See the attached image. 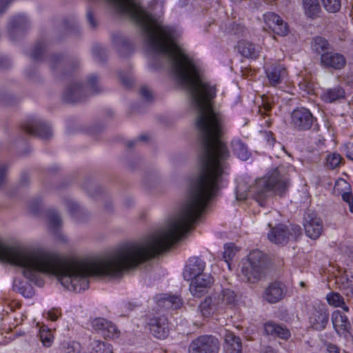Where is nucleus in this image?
<instances>
[{
    "instance_id": "obj_1",
    "label": "nucleus",
    "mask_w": 353,
    "mask_h": 353,
    "mask_svg": "<svg viewBox=\"0 0 353 353\" xmlns=\"http://www.w3.org/2000/svg\"><path fill=\"white\" fill-rule=\"evenodd\" d=\"M217 91V85L208 81L200 69V222L220 190L223 164L230 157L221 139L225 116L216 103Z\"/></svg>"
},
{
    "instance_id": "obj_2",
    "label": "nucleus",
    "mask_w": 353,
    "mask_h": 353,
    "mask_svg": "<svg viewBox=\"0 0 353 353\" xmlns=\"http://www.w3.org/2000/svg\"><path fill=\"white\" fill-rule=\"evenodd\" d=\"M289 184L290 179L285 168L278 167L256 181L252 189L254 198L261 206H265L271 192L283 196L287 192Z\"/></svg>"
},
{
    "instance_id": "obj_3",
    "label": "nucleus",
    "mask_w": 353,
    "mask_h": 353,
    "mask_svg": "<svg viewBox=\"0 0 353 353\" xmlns=\"http://www.w3.org/2000/svg\"><path fill=\"white\" fill-rule=\"evenodd\" d=\"M263 254L258 250H253L243 263L241 272L245 279L250 283H256L263 274Z\"/></svg>"
},
{
    "instance_id": "obj_4",
    "label": "nucleus",
    "mask_w": 353,
    "mask_h": 353,
    "mask_svg": "<svg viewBox=\"0 0 353 353\" xmlns=\"http://www.w3.org/2000/svg\"><path fill=\"white\" fill-rule=\"evenodd\" d=\"M316 121L311 112L303 107L297 108L291 113L290 124L297 131L310 130Z\"/></svg>"
},
{
    "instance_id": "obj_5",
    "label": "nucleus",
    "mask_w": 353,
    "mask_h": 353,
    "mask_svg": "<svg viewBox=\"0 0 353 353\" xmlns=\"http://www.w3.org/2000/svg\"><path fill=\"white\" fill-rule=\"evenodd\" d=\"M330 314L324 304L314 305L309 312V323L315 330H324L329 321Z\"/></svg>"
},
{
    "instance_id": "obj_6",
    "label": "nucleus",
    "mask_w": 353,
    "mask_h": 353,
    "mask_svg": "<svg viewBox=\"0 0 353 353\" xmlns=\"http://www.w3.org/2000/svg\"><path fill=\"white\" fill-rule=\"evenodd\" d=\"M185 280L190 281V291L192 296L196 297L199 294V259L190 258L185 266L183 273Z\"/></svg>"
},
{
    "instance_id": "obj_7",
    "label": "nucleus",
    "mask_w": 353,
    "mask_h": 353,
    "mask_svg": "<svg viewBox=\"0 0 353 353\" xmlns=\"http://www.w3.org/2000/svg\"><path fill=\"white\" fill-rule=\"evenodd\" d=\"M92 328L105 339H117L120 331L114 323L104 318H95L91 321Z\"/></svg>"
},
{
    "instance_id": "obj_8",
    "label": "nucleus",
    "mask_w": 353,
    "mask_h": 353,
    "mask_svg": "<svg viewBox=\"0 0 353 353\" xmlns=\"http://www.w3.org/2000/svg\"><path fill=\"white\" fill-rule=\"evenodd\" d=\"M263 20L266 26L274 34L285 37L289 32V27L286 22L277 14L268 12L263 14Z\"/></svg>"
},
{
    "instance_id": "obj_9",
    "label": "nucleus",
    "mask_w": 353,
    "mask_h": 353,
    "mask_svg": "<svg viewBox=\"0 0 353 353\" xmlns=\"http://www.w3.org/2000/svg\"><path fill=\"white\" fill-rule=\"evenodd\" d=\"M346 58L341 53L330 51L320 57L321 65L327 69L341 70L346 65Z\"/></svg>"
},
{
    "instance_id": "obj_10",
    "label": "nucleus",
    "mask_w": 353,
    "mask_h": 353,
    "mask_svg": "<svg viewBox=\"0 0 353 353\" xmlns=\"http://www.w3.org/2000/svg\"><path fill=\"white\" fill-rule=\"evenodd\" d=\"M303 225L306 235L312 239H317L322 234L323 221L313 214L308 213L305 216Z\"/></svg>"
},
{
    "instance_id": "obj_11",
    "label": "nucleus",
    "mask_w": 353,
    "mask_h": 353,
    "mask_svg": "<svg viewBox=\"0 0 353 353\" xmlns=\"http://www.w3.org/2000/svg\"><path fill=\"white\" fill-rule=\"evenodd\" d=\"M148 325L151 334L159 339H164L169 334L168 320L164 316L152 318Z\"/></svg>"
},
{
    "instance_id": "obj_12",
    "label": "nucleus",
    "mask_w": 353,
    "mask_h": 353,
    "mask_svg": "<svg viewBox=\"0 0 353 353\" xmlns=\"http://www.w3.org/2000/svg\"><path fill=\"white\" fill-rule=\"evenodd\" d=\"M23 128L28 133L39 136L42 139H48L52 134L49 125L37 119L28 121Z\"/></svg>"
},
{
    "instance_id": "obj_13",
    "label": "nucleus",
    "mask_w": 353,
    "mask_h": 353,
    "mask_svg": "<svg viewBox=\"0 0 353 353\" xmlns=\"http://www.w3.org/2000/svg\"><path fill=\"white\" fill-rule=\"evenodd\" d=\"M331 321L336 332L339 335L346 336L350 334L351 323L347 316L339 310H334L331 316Z\"/></svg>"
},
{
    "instance_id": "obj_14",
    "label": "nucleus",
    "mask_w": 353,
    "mask_h": 353,
    "mask_svg": "<svg viewBox=\"0 0 353 353\" xmlns=\"http://www.w3.org/2000/svg\"><path fill=\"white\" fill-rule=\"evenodd\" d=\"M285 294L283 284L279 281L271 283L265 290L263 297L270 303H276L282 300Z\"/></svg>"
},
{
    "instance_id": "obj_15",
    "label": "nucleus",
    "mask_w": 353,
    "mask_h": 353,
    "mask_svg": "<svg viewBox=\"0 0 353 353\" xmlns=\"http://www.w3.org/2000/svg\"><path fill=\"white\" fill-rule=\"evenodd\" d=\"M290 235L292 233L288 227L283 224H279L271 229L268 237L271 242L275 244L284 245L288 243Z\"/></svg>"
},
{
    "instance_id": "obj_16",
    "label": "nucleus",
    "mask_w": 353,
    "mask_h": 353,
    "mask_svg": "<svg viewBox=\"0 0 353 353\" xmlns=\"http://www.w3.org/2000/svg\"><path fill=\"white\" fill-rule=\"evenodd\" d=\"M266 77L269 83L272 86L279 84L283 78L286 75L285 68L280 65H272L265 68Z\"/></svg>"
},
{
    "instance_id": "obj_17",
    "label": "nucleus",
    "mask_w": 353,
    "mask_h": 353,
    "mask_svg": "<svg viewBox=\"0 0 353 353\" xmlns=\"http://www.w3.org/2000/svg\"><path fill=\"white\" fill-rule=\"evenodd\" d=\"M220 342L212 335L200 336V353H219Z\"/></svg>"
},
{
    "instance_id": "obj_18",
    "label": "nucleus",
    "mask_w": 353,
    "mask_h": 353,
    "mask_svg": "<svg viewBox=\"0 0 353 353\" xmlns=\"http://www.w3.org/2000/svg\"><path fill=\"white\" fill-rule=\"evenodd\" d=\"M238 52L247 59H256L259 57L260 50L255 44L246 40H241L237 44Z\"/></svg>"
},
{
    "instance_id": "obj_19",
    "label": "nucleus",
    "mask_w": 353,
    "mask_h": 353,
    "mask_svg": "<svg viewBox=\"0 0 353 353\" xmlns=\"http://www.w3.org/2000/svg\"><path fill=\"white\" fill-rule=\"evenodd\" d=\"M156 301L159 307L165 309H177L182 305V301L180 297L167 294L157 296Z\"/></svg>"
},
{
    "instance_id": "obj_20",
    "label": "nucleus",
    "mask_w": 353,
    "mask_h": 353,
    "mask_svg": "<svg viewBox=\"0 0 353 353\" xmlns=\"http://www.w3.org/2000/svg\"><path fill=\"white\" fill-rule=\"evenodd\" d=\"M264 330L268 335L278 336L283 339L290 337V331L285 327L281 326L273 322H268L264 324Z\"/></svg>"
},
{
    "instance_id": "obj_21",
    "label": "nucleus",
    "mask_w": 353,
    "mask_h": 353,
    "mask_svg": "<svg viewBox=\"0 0 353 353\" xmlns=\"http://www.w3.org/2000/svg\"><path fill=\"white\" fill-rule=\"evenodd\" d=\"M226 353H242L241 340L232 332H228L225 336Z\"/></svg>"
},
{
    "instance_id": "obj_22",
    "label": "nucleus",
    "mask_w": 353,
    "mask_h": 353,
    "mask_svg": "<svg viewBox=\"0 0 353 353\" xmlns=\"http://www.w3.org/2000/svg\"><path fill=\"white\" fill-rule=\"evenodd\" d=\"M345 95V93L343 88L341 86H336L324 91L321 95V99L325 102L332 103L336 100L344 98Z\"/></svg>"
},
{
    "instance_id": "obj_23",
    "label": "nucleus",
    "mask_w": 353,
    "mask_h": 353,
    "mask_svg": "<svg viewBox=\"0 0 353 353\" xmlns=\"http://www.w3.org/2000/svg\"><path fill=\"white\" fill-rule=\"evenodd\" d=\"M325 299L327 303L334 307H341L344 312L350 311L349 307L345 304L344 298L336 292H331L327 294Z\"/></svg>"
},
{
    "instance_id": "obj_24",
    "label": "nucleus",
    "mask_w": 353,
    "mask_h": 353,
    "mask_svg": "<svg viewBox=\"0 0 353 353\" xmlns=\"http://www.w3.org/2000/svg\"><path fill=\"white\" fill-rule=\"evenodd\" d=\"M311 47L312 50L320 54V57L325 52H328L332 49V46L328 41L321 37H316L312 39Z\"/></svg>"
},
{
    "instance_id": "obj_25",
    "label": "nucleus",
    "mask_w": 353,
    "mask_h": 353,
    "mask_svg": "<svg viewBox=\"0 0 353 353\" xmlns=\"http://www.w3.org/2000/svg\"><path fill=\"white\" fill-rule=\"evenodd\" d=\"M303 1L305 13L308 17L314 19L319 17L321 9L319 0H303Z\"/></svg>"
},
{
    "instance_id": "obj_26",
    "label": "nucleus",
    "mask_w": 353,
    "mask_h": 353,
    "mask_svg": "<svg viewBox=\"0 0 353 353\" xmlns=\"http://www.w3.org/2000/svg\"><path fill=\"white\" fill-rule=\"evenodd\" d=\"M13 289L26 298H31L34 294V289L30 284L19 279L14 281Z\"/></svg>"
},
{
    "instance_id": "obj_27",
    "label": "nucleus",
    "mask_w": 353,
    "mask_h": 353,
    "mask_svg": "<svg viewBox=\"0 0 353 353\" xmlns=\"http://www.w3.org/2000/svg\"><path fill=\"white\" fill-rule=\"evenodd\" d=\"M39 336L43 346L49 347L52 345L54 337L52 330L46 325H43L39 327Z\"/></svg>"
},
{
    "instance_id": "obj_28",
    "label": "nucleus",
    "mask_w": 353,
    "mask_h": 353,
    "mask_svg": "<svg viewBox=\"0 0 353 353\" xmlns=\"http://www.w3.org/2000/svg\"><path fill=\"white\" fill-rule=\"evenodd\" d=\"M232 148L235 154L241 160H248L251 153L249 151L247 145L244 144L241 141H236L232 143Z\"/></svg>"
},
{
    "instance_id": "obj_29",
    "label": "nucleus",
    "mask_w": 353,
    "mask_h": 353,
    "mask_svg": "<svg viewBox=\"0 0 353 353\" xmlns=\"http://www.w3.org/2000/svg\"><path fill=\"white\" fill-rule=\"evenodd\" d=\"M82 89L80 85H74L65 92V100L69 102H77L81 100Z\"/></svg>"
},
{
    "instance_id": "obj_30",
    "label": "nucleus",
    "mask_w": 353,
    "mask_h": 353,
    "mask_svg": "<svg viewBox=\"0 0 353 353\" xmlns=\"http://www.w3.org/2000/svg\"><path fill=\"white\" fill-rule=\"evenodd\" d=\"M343 158L336 152L330 153L325 159V166L330 170H334L340 166Z\"/></svg>"
},
{
    "instance_id": "obj_31",
    "label": "nucleus",
    "mask_w": 353,
    "mask_h": 353,
    "mask_svg": "<svg viewBox=\"0 0 353 353\" xmlns=\"http://www.w3.org/2000/svg\"><path fill=\"white\" fill-rule=\"evenodd\" d=\"M201 267L200 266V271ZM214 282L213 276L210 274L200 272V293L202 292L201 289H209L212 287Z\"/></svg>"
},
{
    "instance_id": "obj_32",
    "label": "nucleus",
    "mask_w": 353,
    "mask_h": 353,
    "mask_svg": "<svg viewBox=\"0 0 353 353\" xmlns=\"http://www.w3.org/2000/svg\"><path fill=\"white\" fill-rule=\"evenodd\" d=\"M237 252L236 248L234 244H227L224 246V252H223V258L227 263L229 268H230V262Z\"/></svg>"
},
{
    "instance_id": "obj_33",
    "label": "nucleus",
    "mask_w": 353,
    "mask_h": 353,
    "mask_svg": "<svg viewBox=\"0 0 353 353\" xmlns=\"http://www.w3.org/2000/svg\"><path fill=\"white\" fill-rule=\"evenodd\" d=\"M325 9L332 13L338 12L341 6V0H321Z\"/></svg>"
},
{
    "instance_id": "obj_34",
    "label": "nucleus",
    "mask_w": 353,
    "mask_h": 353,
    "mask_svg": "<svg viewBox=\"0 0 353 353\" xmlns=\"http://www.w3.org/2000/svg\"><path fill=\"white\" fill-rule=\"evenodd\" d=\"M212 299L211 296L205 298L200 304V312L204 317H208L212 314Z\"/></svg>"
},
{
    "instance_id": "obj_35",
    "label": "nucleus",
    "mask_w": 353,
    "mask_h": 353,
    "mask_svg": "<svg viewBox=\"0 0 353 353\" xmlns=\"http://www.w3.org/2000/svg\"><path fill=\"white\" fill-rule=\"evenodd\" d=\"M49 227L52 230L58 228L61 224L60 216L54 210L50 211L48 214Z\"/></svg>"
},
{
    "instance_id": "obj_36",
    "label": "nucleus",
    "mask_w": 353,
    "mask_h": 353,
    "mask_svg": "<svg viewBox=\"0 0 353 353\" xmlns=\"http://www.w3.org/2000/svg\"><path fill=\"white\" fill-rule=\"evenodd\" d=\"M65 353H79L81 350V345L78 342L72 341L63 344Z\"/></svg>"
},
{
    "instance_id": "obj_37",
    "label": "nucleus",
    "mask_w": 353,
    "mask_h": 353,
    "mask_svg": "<svg viewBox=\"0 0 353 353\" xmlns=\"http://www.w3.org/2000/svg\"><path fill=\"white\" fill-rule=\"evenodd\" d=\"M341 198L343 201L347 203L349 206V210L353 214V194L351 191L344 192L341 194Z\"/></svg>"
},
{
    "instance_id": "obj_38",
    "label": "nucleus",
    "mask_w": 353,
    "mask_h": 353,
    "mask_svg": "<svg viewBox=\"0 0 353 353\" xmlns=\"http://www.w3.org/2000/svg\"><path fill=\"white\" fill-rule=\"evenodd\" d=\"M344 152H345V157L347 159H349L350 160H353V143H346L344 145Z\"/></svg>"
},
{
    "instance_id": "obj_39",
    "label": "nucleus",
    "mask_w": 353,
    "mask_h": 353,
    "mask_svg": "<svg viewBox=\"0 0 353 353\" xmlns=\"http://www.w3.org/2000/svg\"><path fill=\"white\" fill-rule=\"evenodd\" d=\"M103 350L101 353H112V346L103 342H98V351Z\"/></svg>"
},
{
    "instance_id": "obj_40",
    "label": "nucleus",
    "mask_w": 353,
    "mask_h": 353,
    "mask_svg": "<svg viewBox=\"0 0 353 353\" xmlns=\"http://www.w3.org/2000/svg\"><path fill=\"white\" fill-rule=\"evenodd\" d=\"M59 312L57 310H50L46 313V317L51 320L52 321H54L57 320L59 316Z\"/></svg>"
},
{
    "instance_id": "obj_41",
    "label": "nucleus",
    "mask_w": 353,
    "mask_h": 353,
    "mask_svg": "<svg viewBox=\"0 0 353 353\" xmlns=\"http://www.w3.org/2000/svg\"><path fill=\"white\" fill-rule=\"evenodd\" d=\"M189 353H199V339H196L190 343L188 349Z\"/></svg>"
},
{
    "instance_id": "obj_42",
    "label": "nucleus",
    "mask_w": 353,
    "mask_h": 353,
    "mask_svg": "<svg viewBox=\"0 0 353 353\" xmlns=\"http://www.w3.org/2000/svg\"><path fill=\"white\" fill-rule=\"evenodd\" d=\"M140 92L142 97L144 98L145 100L148 101L152 97V93L150 89H148L146 87H143L141 88Z\"/></svg>"
},
{
    "instance_id": "obj_43",
    "label": "nucleus",
    "mask_w": 353,
    "mask_h": 353,
    "mask_svg": "<svg viewBox=\"0 0 353 353\" xmlns=\"http://www.w3.org/2000/svg\"><path fill=\"white\" fill-rule=\"evenodd\" d=\"M326 352L327 353H340V349L334 344L327 343L326 345Z\"/></svg>"
},
{
    "instance_id": "obj_44",
    "label": "nucleus",
    "mask_w": 353,
    "mask_h": 353,
    "mask_svg": "<svg viewBox=\"0 0 353 353\" xmlns=\"http://www.w3.org/2000/svg\"><path fill=\"white\" fill-rule=\"evenodd\" d=\"M6 175V168L4 165L0 166V185L5 181Z\"/></svg>"
},
{
    "instance_id": "obj_45",
    "label": "nucleus",
    "mask_w": 353,
    "mask_h": 353,
    "mask_svg": "<svg viewBox=\"0 0 353 353\" xmlns=\"http://www.w3.org/2000/svg\"><path fill=\"white\" fill-rule=\"evenodd\" d=\"M87 19H88V21H89L91 26H92V27L96 26V23L94 21L93 14L90 11L88 12V13H87Z\"/></svg>"
},
{
    "instance_id": "obj_46",
    "label": "nucleus",
    "mask_w": 353,
    "mask_h": 353,
    "mask_svg": "<svg viewBox=\"0 0 353 353\" xmlns=\"http://www.w3.org/2000/svg\"><path fill=\"white\" fill-rule=\"evenodd\" d=\"M272 105L268 101L263 100V108L265 112H269L272 110Z\"/></svg>"
},
{
    "instance_id": "obj_47",
    "label": "nucleus",
    "mask_w": 353,
    "mask_h": 353,
    "mask_svg": "<svg viewBox=\"0 0 353 353\" xmlns=\"http://www.w3.org/2000/svg\"><path fill=\"white\" fill-rule=\"evenodd\" d=\"M41 50H38V49H35L32 54H31V57L34 59H37L39 57V55L41 54Z\"/></svg>"
},
{
    "instance_id": "obj_48",
    "label": "nucleus",
    "mask_w": 353,
    "mask_h": 353,
    "mask_svg": "<svg viewBox=\"0 0 353 353\" xmlns=\"http://www.w3.org/2000/svg\"><path fill=\"white\" fill-rule=\"evenodd\" d=\"M78 209V205L75 203H71L69 205V210L71 214H73L75 210Z\"/></svg>"
},
{
    "instance_id": "obj_49",
    "label": "nucleus",
    "mask_w": 353,
    "mask_h": 353,
    "mask_svg": "<svg viewBox=\"0 0 353 353\" xmlns=\"http://www.w3.org/2000/svg\"><path fill=\"white\" fill-rule=\"evenodd\" d=\"M265 134H267V141L270 143H273L274 142V139L272 137V133L271 132H265Z\"/></svg>"
},
{
    "instance_id": "obj_50",
    "label": "nucleus",
    "mask_w": 353,
    "mask_h": 353,
    "mask_svg": "<svg viewBox=\"0 0 353 353\" xmlns=\"http://www.w3.org/2000/svg\"><path fill=\"white\" fill-rule=\"evenodd\" d=\"M97 77L96 75H92L91 77H89L88 79V83L90 85H94V83L97 82Z\"/></svg>"
},
{
    "instance_id": "obj_51",
    "label": "nucleus",
    "mask_w": 353,
    "mask_h": 353,
    "mask_svg": "<svg viewBox=\"0 0 353 353\" xmlns=\"http://www.w3.org/2000/svg\"><path fill=\"white\" fill-rule=\"evenodd\" d=\"M291 230L294 232L295 235L301 234V228L298 225H294L292 227Z\"/></svg>"
},
{
    "instance_id": "obj_52",
    "label": "nucleus",
    "mask_w": 353,
    "mask_h": 353,
    "mask_svg": "<svg viewBox=\"0 0 353 353\" xmlns=\"http://www.w3.org/2000/svg\"><path fill=\"white\" fill-rule=\"evenodd\" d=\"M8 0H0V12L6 7Z\"/></svg>"
},
{
    "instance_id": "obj_53",
    "label": "nucleus",
    "mask_w": 353,
    "mask_h": 353,
    "mask_svg": "<svg viewBox=\"0 0 353 353\" xmlns=\"http://www.w3.org/2000/svg\"><path fill=\"white\" fill-rule=\"evenodd\" d=\"M265 353H276L272 348L268 347L266 348Z\"/></svg>"
},
{
    "instance_id": "obj_54",
    "label": "nucleus",
    "mask_w": 353,
    "mask_h": 353,
    "mask_svg": "<svg viewBox=\"0 0 353 353\" xmlns=\"http://www.w3.org/2000/svg\"><path fill=\"white\" fill-rule=\"evenodd\" d=\"M121 80L122 81V82L123 83V84H125V85L128 86V85H130V81H126L125 79H123V78H122V77H121Z\"/></svg>"
},
{
    "instance_id": "obj_55",
    "label": "nucleus",
    "mask_w": 353,
    "mask_h": 353,
    "mask_svg": "<svg viewBox=\"0 0 353 353\" xmlns=\"http://www.w3.org/2000/svg\"><path fill=\"white\" fill-rule=\"evenodd\" d=\"M270 125H271V121L269 119L265 121L264 126L269 127V126H270Z\"/></svg>"
},
{
    "instance_id": "obj_56",
    "label": "nucleus",
    "mask_w": 353,
    "mask_h": 353,
    "mask_svg": "<svg viewBox=\"0 0 353 353\" xmlns=\"http://www.w3.org/2000/svg\"><path fill=\"white\" fill-rule=\"evenodd\" d=\"M140 139H141V140H145V139H146V137H144V136H141V137H140Z\"/></svg>"
}]
</instances>
